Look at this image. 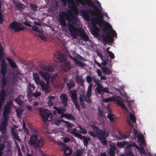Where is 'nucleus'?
Returning <instances> with one entry per match:
<instances>
[{"label":"nucleus","mask_w":156,"mask_h":156,"mask_svg":"<svg viewBox=\"0 0 156 156\" xmlns=\"http://www.w3.org/2000/svg\"><path fill=\"white\" fill-rule=\"evenodd\" d=\"M69 58L72 60L74 61L76 63V62L78 60H77L76 58L73 57L72 55H69Z\"/></svg>","instance_id":"nucleus-61"},{"label":"nucleus","mask_w":156,"mask_h":156,"mask_svg":"<svg viewBox=\"0 0 156 156\" xmlns=\"http://www.w3.org/2000/svg\"><path fill=\"white\" fill-rule=\"evenodd\" d=\"M38 73L41 76H42L46 82H50V76L47 72H43L42 71L38 72Z\"/></svg>","instance_id":"nucleus-19"},{"label":"nucleus","mask_w":156,"mask_h":156,"mask_svg":"<svg viewBox=\"0 0 156 156\" xmlns=\"http://www.w3.org/2000/svg\"><path fill=\"white\" fill-rule=\"evenodd\" d=\"M87 81L88 83H90L93 80V77H92L88 75L86 77Z\"/></svg>","instance_id":"nucleus-45"},{"label":"nucleus","mask_w":156,"mask_h":156,"mask_svg":"<svg viewBox=\"0 0 156 156\" xmlns=\"http://www.w3.org/2000/svg\"><path fill=\"white\" fill-rule=\"evenodd\" d=\"M67 12L68 13L65 11H62L59 14V24L62 27H66V20H67L69 23L68 24V27L69 30L70 34L74 35L73 32L76 31L78 28L76 27H77L78 23L77 19L76 18L70 14L71 11L69 9H67Z\"/></svg>","instance_id":"nucleus-2"},{"label":"nucleus","mask_w":156,"mask_h":156,"mask_svg":"<svg viewBox=\"0 0 156 156\" xmlns=\"http://www.w3.org/2000/svg\"><path fill=\"white\" fill-rule=\"evenodd\" d=\"M38 140V135L34 133L31 134L30 140L28 141L29 144L31 145L34 146L36 144Z\"/></svg>","instance_id":"nucleus-17"},{"label":"nucleus","mask_w":156,"mask_h":156,"mask_svg":"<svg viewBox=\"0 0 156 156\" xmlns=\"http://www.w3.org/2000/svg\"><path fill=\"white\" fill-rule=\"evenodd\" d=\"M27 96L28 98H29L33 96V94L32 93V90L30 87H28L27 89Z\"/></svg>","instance_id":"nucleus-36"},{"label":"nucleus","mask_w":156,"mask_h":156,"mask_svg":"<svg viewBox=\"0 0 156 156\" xmlns=\"http://www.w3.org/2000/svg\"><path fill=\"white\" fill-rule=\"evenodd\" d=\"M15 5L17 8L19 9H24L26 7L25 5L20 3L18 2H16L15 3Z\"/></svg>","instance_id":"nucleus-38"},{"label":"nucleus","mask_w":156,"mask_h":156,"mask_svg":"<svg viewBox=\"0 0 156 156\" xmlns=\"http://www.w3.org/2000/svg\"><path fill=\"white\" fill-rule=\"evenodd\" d=\"M42 68L43 69L49 72H52L54 70V68L51 66L43 65Z\"/></svg>","instance_id":"nucleus-28"},{"label":"nucleus","mask_w":156,"mask_h":156,"mask_svg":"<svg viewBox=\"0 0 156 156\" xmlns=\"http://www.w3.org/2000/svg\"><path fill=\"white\" fill-rule=\"evenodd\" d=\"M67 131H69L70 133L75 135L76 133H77L76 132V128L74 129H73L71 131H69V130H67Z\"/></svg>","instance_id":"nucleus-58"},{"label":"nucleus","mask_w":156,"mask_h":156,"mask_svg":"<svg viewBox=\"0 0 156 156\" xmlns=\"http://www.w3.org/2000/svg\"><path fill=\"white\" fill-rule=\"evenodd\" d=\"M30 6L32 10L34 11H37V5L34 4H30Z\"/></svg>","instance_id":"nucleus-42"},{"label":"nucleus","mask_w":156,"mask_h":156,"mask_svg":"<svg viewBox=\"0 0 156 156\" xmlns=\"http://www.w3.org/2000/svg\"><path fill=\"white\" fill-rule=\"evenodd\" d=\"M102 92H106L107 93H108L109 92L108 88L107 87H104L102 86Z\"/></svg>","instance_id":"nucleus-53"},{"label":"nucleus","mask_w":156,"mask_h":156,"mask_svg":"<svg viewBox=\"0 0 156 156\" xmlns=\"http://www.w3.org/2000/svg\"><path fill=\"white\" fill-rule=\"evenodd\" d=\"M84 96L90 97L91 96V91L87 90L86 95Z\"/></svg>","instance_id":"nucleus-64"},{"label":"nucleus","mask_w":156,"mask_h":156,"mask_svg":"<svg viewBox=\"0 0 156 156\" xmlns=\"http://www.w3.org/2000/svg\"><path fill=\"white\" fill-rule=\"evenodd\" d=\"M116 149V147L114 145L113 143L111 144L110 146V149L115 150Z\"/></svg>","instance_id":"nucleus-52"},{"label":"nucleus","mask_w":156,"mask_h":156,"mask_svg":"<svg viewBox=\"0 0 156 156\" xmlns=\"http://www.w3.org/2000/svg\"><path fill=\"white\" fill-rule=\"evenodd\" d=\"M138 139L139 142L140 143V145L141 148L137 146L135 143H132L130 144V146H134L137 149H138L139 152L143 154H144L145 153V151L144 149L142 147L143 146L145 145V141L144 140V136L143 135H138Z\"/></svg>","instance_id":"nucleus-6"},{"label":"nucleus","mask_w":156,"mask_h":156,"mask_svg":"<svg viewBox=\"0 0 156 156\" xmlns=\"http://www.w3.org/2000/svg\"><path fill=\"white\" fill-rule=\"evenodd\" d=\"M93 81L97 86L101 84H100L101 83V80L94 77H93Z\"/></svg>","instance_id":"nucleus-41"},{"label":"nucleus","mask_w":156,"mask_h":156,"mask_svg":"<svg viewBox=\"0 0 156 156\" xmlns=\"http://www.w3.org/2000/svg\"><path fill=\"white\" fill-rule=\"evenodd\" d=\"M65 122L66 124V126L68 127L71 128L73 126V125L71 124H70V123H69L67 121H66Z\"/></svg>","instance_id":"nucleus-63"},{"label":"nucleus","mask_w":156,"mask_h":156,"mask_svg":"<svg viewBox=\"0 0 156 156\" xmlns=\"http://www.w3.org/2000/svg\"><path fill=\"white\" fill-rule=\"evenodd\" d=\"M2 86L3 87H4L6 84V81L5 77V76H3V77L2 78Z\"/></svg>","instance_id":"nucleus-48"},{"label":"nucleus","mask_w":156,"mask_h":156,"mask_svg":"<svg viewBox=\"0 0 156 156\" xmlns=\"http://www.w3.org/2000/svg\"><path fill=\"white\" fill-rule=\"evenodd\" d=\"M6 96V94L5 90L4 88H2L0 92V110L5 103Z\"/></svg>","instance_id":"nucleus-14"},{"label":"nucleus","mask_w":156,"mask_h":156,"mask_svg":"<svg viewBox=\"0 0 156 156\" xmlns=\"http://www.w3.org/2000/svg\"><path fill=\"white\" fill-rule=\"evenodd\" d=\"M102 71L103 73L108 75H110L112 73V71L107 66H104L102 68Z\"/></svg>","instance_id":"nucleus-26"},{"label":"nucleus","mask_w":156,"mask_h":156,"mask_svg":"<svg viewBox=\"0 0 156 156\" xmlns=\"http://www.w3.org/2000/svg\"><path fill=\"white\" fill-rule=\"evenodd\" d=\"M98 114L99 116H101V117H103V110H102L100 108L98 107Z\"/></svg>","instance_id":"nucleus-47"},{"label":"nucleus","mask_w":156,"mask_h":156,"mask_svg":"<svg viewBox=\"0 0 156 156\" xmlns=\"http://www.w3.org/2000/svg\"><path fill=\"white\" fill-rule=\"evenodd\" d=\"M74 35L70 34L73 38H76L77 36H79L81 39L85 41H87L89 40V37L86 33L80 28L77 29V30L73 32Z\"/></svg>","instance_id":"nucleus-5"},{"label":"nucleus","mask_w":156,"mask_h":156,"mask_svg":"<svg viewBox=\"0 0 156 156\" xmlns=\"http://www.w3.org/2000/svg\"><path fill=\"white\" fill-rule=\"evenodd\" d=\"M68 6L69 8L73 12L74 10H77L76 5L73 0H72L71 2L68 4Z\"/></svg>","instance_id":"nucleus-25"},{"label":"nucleus","mask_w":156,"mask_h":156,"mask_svg":"<svg viewBox=\"0 0 156 156\" xmlns=\"http://www.w3.org/2000/svg\"><path fill=\"white\" fill-rule=\"evenodd\" d=\"M69 58L72 60L74 61L76 63V62L78 60H77L76 58L73 57L72 55H69Z\"/></svg>","instance_id":"nucleus-60"},{"label":"nucleus","mask_w":156,"mask_h":156,"mask_svg":"<svg viewBox=\"0 0 156 156\" xmlns=\"http://www.w3.org/2000/svg\"><path fill=\"white\" fill-rule=\"evenodd\" d=\"M83 153V151L82 150H78L75 155L76 156H80Z\"/></svg>","instance_id":"nucleus-49"},{"label":"nucleus","mask_w":156,"mask_h":156,"mask_svg":"<svg viewBox=\"0 0 156 156\" xmlns=\"http://www.w3.org/2000/svg\"><path fill=\"white\" fill-rule=\"evenodd\" d=\"M7 66L5 62H2L1 68V73L3 76H5L6 73Z\"/></svg>","instance_id":"nucleus-24"},{"label":"nucleus","mask_w":156,"mask_h":156,"mask_svg":"<svg viewBox=\"0 0 156 156\" xmlns=\"http://www.w3.org/2000/svg\"><path fill=\"white\" fill-rule=\"evenodd\" d=\"M76 1L82 5H85L86 4L89 6H91L94 9V10L89 9H87L83 10L81 13L85 19L88 20L90 18V15L93 17L91 19L92 26L94 27L96 26V25H98L100 27L102 26L103 22V15L101 11L97 6H95L94 3L90 0L88 1L85 0H76Z\"/></svg>","instance_id":"nucleus-1"},{"label":"nucleus","mask_w":156,"mask_h":156,"mask_svg":"<svg viewBox=\"0 0 156 156\" xmlns=\"http://www.w3.org/2000/svg\"><path fill=\"white\" fill-rule=\"evenodd\" d=\"M79 98L80 105L83 108H86V105L84 104V101L89 104H90L92 103V100L90 99V97L84 96V95H80Z\"/></svg>","instance_id":"nucleus-9"},{"label":"nucleus","mask_w":156,"mask_h":156,"mask_svg":"<svg viewBox=\"0 0 156 156\" xmlns=\"http://www.w3.org/2000/svg\"><path fill=\"white\" fill-rule=\"evenodd\" d=\"M108 153L111 156H115V152L114 151V150L110 149Z\"/></svg>","instance_id":"nucleus-54"},{"label":"nucleus","mask_w":156,"mask_h":156,"mask_svg":"<svg viewBox=\"0 0 156 156\" xmlns=\"http://www.w3.org/2000/svg\"><path fill=\"white\" fill-rule=\"evenodd\" d=\"M33 78L35 82L37 84H40L42 82L39 78V76L37 73H34L33 74Z\"/></svg>","instance_id":"nucleus-27"},{"label":"nucleus","mask_w":156,"mask_h":156,"mask_svg":"<svg viewBox=\"0 0 156 156\" xmlns=\"http://www.w3.org/2000/svg\"><path fill=\"white\" fill-rule=\"evenodd\" d=\"M91 127L95 134L93 131H90L88 132L90 135L94 137L96 136L103 144L107 145V141L105 137L109 136V131L106 129L103 130L94 125H91Z\"/></svg>","instance_id":"nucleus-3"},{"label":"nucleus","mask_w":156,"mask_h":156,"mask_svg":"<svg viewBox=\"0 0 156 156\" xmlns=\"http://www.w3.org/2000/svg\"><path fill=\"white\" fill-rule=\"evenodd\" d=\"M102 85L101 84L100 85L97 86L96 88V92L99 95L101 94V93L102 92Z\"/></svg>","instance_id":"nucleus-35"},{"label":"nucleus","mask_w":156,"mask_h":156,"mask_svg":"<svg viewBox=\"0 0 156 156\" xmlns=\"http://www.w3.org/2000/svg\"><path fill=\"white\" fill-rule=\"evenodd\" d=\"M79 128L80 129V132L82 133L83 134H85L87 133V131L86 129L82 127L80 125H79Z\"/></svg>","instance_id":"nucleus-43"},{"label":"nucleus","mask_w":156,"mask_h":156,"mask_svg":"<svg viewBox=\"0 0 156 156\" xmlns=\"http://www.w3.org/2000/svg\"><path fill=\"white\" fill-rule=\"evenodd\" d=\"M77 101H73V103L74 104L76 108V109L79 111H80V107L79 106V105L77 103Z\"/></svg>","instance_id":"nucleus-44"},{"label":"nucleus","mask_w":156,"mask_h":156,"mask_svg":"<svg viewBox=\"0 0 156 156\" xmlns=\"http://www.w3.org/2000/svg\"><path fill=\"white\" fill-rule=\"evenodd\" d=\"M49 82H46V84L43 81H42L40 84L42 90L45 94L49 93L51 91V88L49 85Z\"/></svg>","instance_id":"nucleus-12"},{"label":"nucleus","mask_w":156,"mask_h":156,"mask_svg":"<svg viewBox=\"0 0 156 156\" xmlns=\"http://www.w3.org/2000/svg\"><path fill=\"white\" fill-rule=\"evenodd\" d=\"M64 70L65 71H68L71 69L70 63L69 62H66L64 63L62 66Z\"/></svg>","instance_id":"nucleus-31"},{"label":"nucleus","mask_w":156,"mask_h":156,"mask_svg":"<svg viewBox=\"0 0 156 156\" xmlns=\"http://www.w3.org/2000/svg\"><path fill=\"white\" fill-rule=\"evenodd\" d=\"M75 135L76 136L81 139H82L83 137V136H82L81 134L77 133H76Z\"/></svg>","instance_id":"nucleus-57"},{"label":"nucleus","mask_w":156,"mask_h":156,"mask_svg":"<svg viewBox=\"0 0 156 156\" xmlns=\"http://www.w3.org/2000/svg\"><path fill=\"white\" fill-rule=\"evenodd\" d=\"M113 101H114L119 105L120 106L122 103L121 101L119 99H122V98L119 96H117L116 98H113Z\"/></svg>","instance_id":"nucleus-34"},{"label":"nucleus","mask_w":156,"mask_h":156,"mask_svg":"<svg viewBox=\"0 0 156 156\" xmlns=\"http://www.w3.org/2000/svg\"><path fill=\"white\" fill-rule=\"evenodd\" d=\"M44 142L43 140L42 139H40L38 140V143H37L33 147L34 148H37L39 147H42L43 146Z\"/></svg>","instance_id":"nucleus-30"},{"label":"nucleus","mask_w":156,"mask_h":156,"mask_svg":"<svg viewBox=\"0 0 156 156\" xmlns=\"http://www.w3.org/2000/svg\"><path fill=\"white\" fill-rule=\"evenodd\" d=\"M55 109L58 114H61L60 117H73L71 115L67 113H64L66 111V109L64 108H59L56 106L53 108Z\"/></svg>","instance_id":"nucleus-11"},{"label":"nucleus","mask_w":156,"mask_h":156,"mask_svg":"<svg viewBox=\"0 0 156 156\" xmlns=\"http://www.w3.org/2000/svg\"><path fill=\"white\" fill-rule=\"evenodd\" d=\"M107 53L111 59H113L115 58V56L114 55L111 51L108 52Z\"/></svg>","instance_id":"nucleus-46"},{"label":"nucleus","mask_w":156,"mask_h":156,"mask_svg":"<svg viewBox=\"0 0 156 156\" xmlns=\"http://www.w3.org/2000/svg\"><path fill=\"white\" fill-rule=\"evenodd\" d=\"M103 34L102 37L103 41V43L104 44L108 43H112L113 41V37H116L117 34L115 30H113L111 25L109 23L105 25L102 30Z\"/></svg>","instance_id":"nucleus-4"},{"label":"nucleus","mask_w":156,"mask_h":156,"mask_svg":"<svg viewBox=\"0 0 156 156\" xmlns=\"http://www.w3.org/2000/svg\"><path fill=\"white\" fill-rule=\"evenodd\" d=\"M12 105L13 103L11 100L7 102L3 108L2 117H7L10 113Z\"/></svg>","instance_id":"nucleus-8"},{"label":"nucleus","mask_w":156,"mask_h":156,"mask_svg":"<svg viewBox=\"0 0 156 156\" xmlns=\"http://www.w3.org/2000/svg\"><path fill=\"white\" fill-rule=\"evenodd\" d=\"M14 137L17 140L20 141V140L19 138V136L17 134V133H15L13 134Z\"/></svg>","instance_id":"nucleus-59"},{"label":"nucleus","mask_w":156,"mask_h":156,"mask_svg":"<svg viewBox=\"0 0 156 156\" xmlns=\"http://www.w3.org/2000/svg\"><path fill=\"white\" fill-rule=\"evenodd\" d=\"M59 99L64 107H67L68 105L67 102L68 100L67 95L65 93H62L60 95Z\"/></svg>","instance_id":"nucleus-13"},{"label":"nucleus","mask_w":156,"mask_h":156,"mask_svg":"<svg viewBox=\"0 0 156 156\" xmlns=\"http://www.w3.org/2000/svg\"><path fill=\"white\" fill-rule=\"evenodd\" d=\"M60 144L62 146V150L64 151V153L66 156H69L71 154L72 150L71 148L68 147L66 144L63 143H61Z\"/></svg>","instance_id":"nucleus-15"},{"label":"nucleus","mask_w":156,"mask_h":156,"mask_svg":"<svg viewBox=\"0 0 156 156\" xmlns=\"http://www.w3.org/2000/svg\"><path fill=\"white\" fill-rule=\"evenodd\" d=\"M9 27L11 30L14 29V31L16 32L23 30L24 29V27L22 26L21 23L16 21L10 24Z\"/></svg>","instance_id":"nucleus-7"},{"label":"nucleus","mask_w":156,"mask_h":156,"mask_svg":"<svg viewBox=\"0 0 156 156\" xmlns=\"http://www.w3.org/2000/svg\"><path fill=\"white\" fill-rule=\"evenodd\" d=\"M7 59L12 68H15L17 66L16 63L11 58H7Z\"/></svg>","instance_id":"nucleus-32"},{"label":"nucleus","mask_w":156,"mask_h":156,"mask_svg":"<svg viewBox=\"0 0 156 156\" xmlns=\"http://www.w3.org/2000/svg\"><path fill=\"white\" fill-rule=\"evenodd\" d=\"M8 119L5 118L3 120L0 125V130L2 133H5L6 131V126L8 124Z\"/></svg>","instance_id":"nucleus-16"},{"label":"nucleus","mask_w":156,"mask_h":156,"mask_svg":"<svg viewBox=\"0 0 156 156\" xmlns=\"http://www.w3.org/2000/svg\"><path fill=\"white\" fill-rule=\"evenodd\" d=\"M5 147V145L4 144L0 143V154H2L1 151L4 149Z\"/></svg>","instance_id":"nucleus-56"},{"label":"nucleus","mask_w":156,"mask_h":156,"mask_svg":"<svg viewBox=\"0 0 156 156\" xmlns=\"http://www.w3.org/2000/svg\"><path fill=\"white\" fill-rule=\"evenodd\" d=\"M113 99L111 98H108L106 99H104L103 100L105 102H108L112 101H113Z\"/></svg>","instance_id":"nucleus-55"},{"label":"nucleus","mask_w":156,"mask_h":156,"mask_svg":"<svg viewBox=\"0 0 156 156\" xmlns=\"http://www.w3.org/2000/svg\"><path fill=\"white\" fill-rule=\"evenodd\" d=\"M41 92H37L35 93H33V96L35 98H37L41 95Z\"/></svg>","instance_id":"nucleus-50"},{"label":"nucleus","mask_w":156,"mask_h":156,"mask_svg":"<svg viewBox=\"0 0 156 156\" xmlns=\"http://www.w3.org/2000/svg\"><path fill=\"white\" fill-rule=\"evenodd\" d=\"M76 66L80 67L81 68H83L85 66V64L84 63L81 62L78 60L75 63Z\"/></svg>","instance_id":"nucleus-37"},{"label":"nucleus","mask_w":156,"mask_h":156,"mask_svg":"<svg viewBox=\"0 0 156 156\" xmlns=\"http://www.w3.org/2000/svg\"><path fill=\"white\" fill-rule=\"evenodd\" d=\"M136 120L135 118H128L127 119H126L128 123L132 127L133 126V123L135 122Z\"/></svg>","instance_id":"nucleus-29"},{"label":"nucleus","mask_w":156,"mask_h":156,"mask_svg":"<svg viewBox=\"0 0 156 156\" xmlns=\"http://www.w3.org/2000/svg\"><path fill=\"white\" fill-rule=\"evenodd\" d=\"M77 82L81 86L83 85V80L81 76H76Z\"/></svg>","instance_id":"nucleus-33"},{"label":"nucleus","mask_w":156,"mask_h":156,"mask_svg":"<svg viewBox=\"0 0 156 156\" xmlns=\"http://www.w3.org/2000/svg\"><path fill=\"white\" fill-rule=\"evenodd\" d=\"M83 142L84 144L87 146L88 144V141L90 140V138L89 137H87L85 136H83Z\"/></svg>","instance_id":"nucleus-39"},{"label":"nucleus","mask_w":156,"mask_h":156,"mask_svg":"<svg viewBox=\"0 0 156 156\" xmlns=\"http://www.w3.org/2000/svg\"><path fill=\"white\" fill-rule=\"evenodd\" d=\"M127 143V142L124 141L117 143V145L118 146L122 147L124 145L126 144Z\"/></svg>","instance_id":"nucleus-51"},{"label":"nucleus","mask_w":156,"mask_h":156,"mask_svg":"<svg viewBox=\"0 0 156 156\" xmlns=\"http://www.w3.org/2000/svg\"><path fill=\"white\" fill-rule=\"evenodd\" d=\"M65 83L69 90H70L72 88L74 87L75 85L74 82L71 79H67L66 80Z\"/></svg>","instance_id":"nucleus-20"},{"label":"nucleus","mask_w":156,"mask_h":156,"mask_svg":"<svg viewBox=\"0 0 156 156\" xmlns=\"http://www.w3.org/2000/svg\"><path fill=\"white\" fill-rule=\"evenodd\" d=\"M16 111L18 117H21V115L23 113V110L21 108H18L16 109Z\"/></svg>","instance_id":"nucleus-40"},{"label":"nucleus","mask_w":156,"mask_h":156,"mask_svg":"<svg viewBox=\"0 0 156 156\" xmlns=\"http://www.w3.org/2000/svg\"><path fill=\"white\" fill-rule=\"evenodd\" d=\"M97 55L99 56V57L101 58V60L102 61H103V56L102 55V54L101 53H100L99 52H98L97 53Z\"/></svg>","instance_id":"nucleus-62"},{"label":"nucleus","mask_w":156,"mask_h":156,"mask_svg":"<svg viewBox=\"0 0 156 156\" xmlns=\"http://www.w3.org/2000/svg\"><path fill=\"white\" fill-rule=\"evenodd\" d=\"M129 145H128L126 148L125 151V154L126 156H134L132 153V150L131 148V146Z\"/></svg>","instance_id":"nucleus-23"},{"label":"nucleus","mask_w":156,"mask_h":156,"mask_svg":"<svg viewBox=\"0 0 156 156\" xmlns=\"http://www.w3.org/2000/svg\"><path fill=\"white\" fill-rule=\"evenodd\" d=\"M38 110L39 113L41 117H53L50 111L48 109L39 107Z\"/></svg>","instance_id":"nucleus-10"},{"label":"nucleus","mask_w":156,"mask_h":156,"mask_svg":"<svg viewBox=\"0 0 156 156\" xmlns=\"http://www.w3.org/2000/svg\"><path fill=\"white\" fill-rule=\"evenodd\" d=\"M70 96L72 101H77V92L75 90H73L70 91Z\"/></svg>","instance_id":"nucleus-21"},{"label":"nucleus","mask_w":156,"mask_h":156,"mask_svg":"<svg viewBox=\"0 0 156 156\" xmlns=\"http://www.w3.org/2000/svg\"><path fill=\"white\" fill-rule=\"evenodd\" d=\"M57 58V62H64L66 60V56L64 54L60 53L57 52L54 54Z\"/></svg>","instance_id":"nucleus-18"},{"label":"nucleus","mask_w":156,"mask_h":156,"mask_svg":"<svg viewBox=\"0 0 156 156\" xmlns=\"http://www.w3.org/2000/svg\"><path fill=\"white\" fill-rule=\"evenodd\" d=\"M49 100L48 102V105L49 106L53 105L55 102V99H56V96H49L48 97Z\"/></svg>","instance_id":"nucleus-22"}]
</instances>
